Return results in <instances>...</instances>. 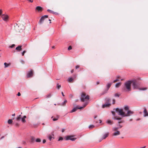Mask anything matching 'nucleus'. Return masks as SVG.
<instances>
[{"label": "nucleus", "instance_id": "nucleus-1", "mask_svg": "<svg viewBox=\"0 0 148 148\" xmlns=\"http://www.w3.org/2000/svg\"><path fill=\"white\" fill-rule=\"evenodd\" d=\"M132 83H133V88L134 89L136 88L137 85L135 82H134L133 81H128L126 82L124 84L125 86V88L127 89V91H129L130 90L131 84Z\"/></svg>", "mask_w": 148, "mask_h": 148}, {"label": "nucleus", "instance_id": "nucleus-2", "mask_svg": "<svg viewBox=\"0 0 148 148\" xmlns=\"http://www.w3.org/2000/svg\"><path fill=\"white\" fill-rule=\"evenodd\" d=\"M89 99V96L88 95H86V93L84 92H82L81 95V99L82 101H86Z\"/></svg>", "mask_w": 148, "mask_h": 148}, {"label": "nucleus", "instance_id": "nucleus-3", "mask_svg": "<svg viewBox=\"0 0 148 148\" xmlns=\"http://www.w3.org/2000/svg\"><path fill=\"white\" fill-rule=\"evenodd\" d=\"M115 110L116 112H118V114L119 115H120L123 117L126 116L125 112H123L122 109H119L118 108H116V109Z\"/></svg>", "mask_w": 148, "mask_h": 148}, {"label": "nucleus", "instance_id": "nucleus-4", "mask_svg": "<svg viewBox=\"0 0 148 148\" xmlns=\"http://www.w3.org/2000/svg\"><path fill=\"white\" fill-rule=\"evenodd\" d=\"M66 140H71L72 141H74L76 139V138L74 137V136H68L65 137Z\"/></svg>", "mask_w": 148, "mask_h": 148}, {"label": "nucleus", "instance_id": "nucleus-5", "mask_svg": "<svg viewBox=\"0 0 148 148\" xmlns=\"http://www.w3.org/2000/svg\"><path fill=\"white\" fill-rule=\"evenodd\" d=\"M109 100L110 99L108 98H106V99L105 101L106 103L104 104L103 105L102 107L103 108L108 107L110 106V104L109 103Z\"/></svg>", "mask_w": 148, "mask_h": 148}, {"label": "nucleus", "instance_id": "nucleus-6", "mask_svg": "<svg viewBox=\"0 0 148 148\" xmlns=\"http://www.w3.org/2000/svg\"><path fill=\"white\" fill-rule=\"evenodd\" d=\"M1 17L3 20L5 21H7L9 18L8 16L6 14L2 15Z\"/></svg>", "mask_w": 148, "mask_h": 148}, {"label": "nucleus", "instance_id": "nucleus-7", "mask_svg": "<svg viewBox=\"0 0 148 148\" xmlns=\"http://www.w3.org/2000/svg\"><path fill=\"white\" fill-rule=\"evenodd\" d=\"M54 135L53 134V132L51 133V134H49L48 136V138L50 141L52 139L54 138Z\"/></svg>", "mask_w": 148, "mask_h": 148}, {"label": "nucleus", "instance_id": "nucleus-8", "mask_svg": "<svg viewBox=\"0 0 148 148\" xmlns=\"http://www.w3.org/2000/svg\"><path fill=\"white\" fill-rule=\"evenodd\" d=\"M87 104L86 103V104H85L84 105L83 107H79V108H75L71 111V112H74L75 111H76L77 109H80L82 108H83Z\"/></svg>", "mask_w": 148, "mask_h": 148}, {"label": "nucleus", "instance_id": "nucleus-9", "mask_svg": "<svg viewBox=\"0 0 148 148\" xmlns=\"http://www.w3.org/2000/svg\"><path fill=\"white\" fill-rule=\"evenodd\" d=\"M122 127V126L120 125V124H119L117 125L116 127H114L113 128V131H116V130L121 128Z\"/></svg>", "mask_w": 148, "mask_h": 148}, {"label": "nucleus", "instance_id": "nucleus-10", "mask_svg": "<svg viewBox=\"0 0 148 148\" xmlns=\"http://www.w3.org/2000/svg\"><path fill=\"white\" fill-rule=\"evenodd\" d=\"M133 113L134 112L133 111L129 110L127 111V113L125 114V115H126V116H130L131 114H133Z\"/></svg>", "mask_w": 148, "mask_h": 148}, {"label": "nucleus", "instance_id": "nucleus-11", "mask_svg": "<svg viewBox=\"0 0 148 148\" xmlns=\"http://www.w3.org/2000/svg\"><path fill=\"white\" fill-rule=\"evenodd\" d=\"M33 75V71L32 70H30L29 71L27 74V77H30L32 76Z\"/></svg>", "mask_w": 148, "mask_h": 148}, {"label": "nucleus", "instance_id": "nucleus-12", "mask_svg": "<svg viewBox=\"0 0 148 148\" xmlns=\"http://www.w3.org/2000/svg\"><path fill=\"white\" fill-rule=\"evenodd\" d=\"M115 132H114L113 134V135L114 136H116L117 135H119L120 134V132L119 131H118L116 130V131H115Z\"/></svg>", "mask_w": 148, "mask_h": 148}, {"label": "nucleus", "instance_id": "nucleus-13", "mask_svg": "<svg viewBox=\"0 0 148 148\" xmlns=\"http://www.w3.org/2000/svg\"><path fill=\"white\" fill-rule=\"evenodd\" d=\"M144 116L146 117L148 116V112H147L146 109H144L143 111Z\"/></svg>", "mask_w": 148, "mask_h": 148}, {"label": "nucleus", "instance_id": "nucleus-14", "mask_svg": "<svg viewBox=\"0 0 148 148\" xmlns=\"http://www.w3.org/2000/svg\"><path fill=\"white\" fill-rule=\"evenodd\" d=\"M48 17V16L47 15H46L43 16H42L41 17V18L40 19V22H42L44 20V18H46Z\"/></svg>", "mask_w": 148, "mask_h": 148}, {"label": "nucleus", "instance_id": "nucleus-15", "mask_svg": "<svg viewBox=\"0 0 148 148\" xmlns=\"http://www.w3.org/2000/svg\"><path fill=\"white\" fill-rule=\"evenodd\" d=\"M108 134H109L108 133H106L105 134H104L102 138V139H105L106 137H107L108 136Z\"/></svg>", "mask_w": 148, "mask_h": 148}, {"label": "nucleus", "instance_id": "nucleus-16", "mask_svg": "<svg viewBox=\"0 0 148 148\" xmlns=\"http://www.w3.org/2000/svg\"><path fill=\"white\" fill-rule=\"evenodd\" d=\"M36 10L38 11H41L42 10V8L40 6H37L36 8Z\"/></svg>", "mask_w": 148, "mask_h": 148}, {"label": "nucleus", "instance_id": "nucleus-17", "mask_svg": "<svg viewBox=\"0 0 148 148\" xmlns=\"http://www.w3.org/2000/svg\"><path fill=\"white\" fill-rule=\"evenodd\" d=\"M16 49L18 51H20L21 50V46H20L17 47L16 48Z\"/></svg>", "mask_w": 148, "mask_h": 148}, {"label": "nucleus", "instance_id": "nucleus-18", "mask_svg": "<svg viewBox=\"0 0 148 148\" xmlns=\"http://www.w3.org/2000/svg\"><path fill=\"white\" fill-rule=\"evenodd\" d=\"M26 118V116H24L23 118H21V121L23 123H25L26 122V120L25 119Z\"/></svg>", "mask_w": 148, "mask_h": 148}, {"label": "nucleus", "instance_id": "nucleus-19", "mask_svg": "<svg viewBox=\"0 0 148 148\" xmlns=\"http://www.w3.org/2000/svg\"><path fill=\"white\" fill-rule=\"evenodd\" d=\"M106 123L107 124H110V125H111L112 124V121L110 120H107L106 121Z\"/></svg>", "mask_w": 148, "mask_h": 148}, {"label": "nucleus", "instance_id": "nucleus-20", "mask_svg": "<svg viewBox=\"0 0 148 148\" xmlns=\"http://www.w3.org/2000/svg\"><path fill=\"white\" fill-rule=\"evenodd\" d=\"M121 85V83L120 82L116 84L115 86L116 88H118Z\"/></svg>", "mask_w": 148, "mask_h": 148}, {"label": "nucleus", "instance_id": "nucleus-21", "mask_svg": "<svg viewBox=\"0 0 148 148\" xmlns=\"http://www.w3.org/2000/svg\"><path fill=\"white\" fill-rule=\"evenodd\" d=\"M4 65L5 66V67L6 68V67H8L10 65V64H8L6 62H5L4 63Z\"/></svg>", "mask_w": 148, "mask_h": 148}, {"label": "nucleus", "instance_id": "nucleus-22", "mask_svg": "<svg viewBox=\"0 0 148 148\" xmlns=\"http://www.w3.org/2000/svg\"><path fill=\"white\" fill-rule=\"evenodd\" d=\"M112 84L111 83H109L107 84L106 86L109 89L110 87V86Z\"/></svg>", "mask_w": 148, "mask_h": 148}, {"label": "nucleus", "instance_id": "nucleus-23", "mask_svg": "<svg viewBox=\"0 0 148 148\" xmlns=\"http://www.w3.org/2000/svg\"><path fill=\"white\" fill-rule=\"evenodd\" d=\"M124 109L125 110H127V111L128 110H129V107L128 106H127V105H126V106H125L124 107Z\"/></svg>", "mask_w": 148, "mask_h": 148}, {"label": "nucleus", "instance_id": "nucleus-24", "mask_svg": "<svg viewBox=\"0 0 148 148\" xmlns=\"http://www.w3.org/2000/svg\"><path fill=\"white\" fill-rule=\"evenodd\" d=\"M73 80V79L72 77H69L68 80V81L69 82H71Z\"/></svg>", "mask_w": 148, "mask_h": 148}, {"label": "nucleus", "instance_id": "nucleus-25", "mask_svg": "<svg viewBox=\"0 0 148 148\" xmlns=\"http://www.w3.org/2000/svg\"><path fill=\"white\" fill-rule=\"evenodd\" d=\"M12 122V121L11 119H9L8 121V123L9 124H10Z\"/></svg>", "mask_w": 148, "mask_h": 148}, {"label": "nucleus", "instance_id": "nucleus-26", "mask_svg": "<svg viewBox=\"0 0 148 148\" xmlns=\"http://www.w3.org/2000/svg\"><path fill=\"white\" fill-rule=\"evenodd\" d=\"M94 127V126L93 125H90L89 126V128L90 129H92Z\"/></svg>", "mask_w": 148, "mask_h": 148}, {"label": "nucleus", "instance_id": "nucleus-27", "mask_svg": "<svg viewBox=\"0 0 148 148\" xmlns=\"http://www.w3.org/2000/svg\"><path fill=\"white\" fill-rule=\"evenodd\" d=\"M47 11H48L49 12H50L52 13H53V14L55 13V12H53V11H52L51 10H47Z\"/></svg>", "mask_w": 148, "mask_h": 148}, {"label": "nucleus", "instance_id": "nucleus-28", "mask_svg": "<svg viewBox=\"0 0 148 148\" xmlns=\"http://www.w3.org/2000/svg\"><path fill=\"white\" fill-rule=\"evenodd\" d=\"M21 115H19L16 118L17 120L19 121L21 119Z\"/></svg>", "mask_w": 148, "mask_h": 148}, {"label": "nucleus", "instance_id": "nucleus-29", "mask_svg": "<svg viewBox=\"0 0 148 148\" xmlns=\"http://www.w3.org/2000/svg\"><path fill=\"white\" fill-rule=\"evenodd\" d=\"M58 117H57L56 118H53V121H56L58 120Z\"/></svg>", "mask_w": 148, "mask_h": 148}, {"label": "nucleus", "instance_id": "nucleus-30", "mask_svg": "<svg viewBox=\"0 0 148 148\" xmlns=\"http://www.w3.org/2000/svg\"><path fill=\"white\" fill-rule=\"evenodd\" d=\"M61 87V86L60 85H59V84H57V88L58 89H59Z\"/></svg>", "mask_w": 148, "mask_h": 148}, {"label": "nucleus", "instance_id": "nucleus-31", "mask_svg": "<svg viewBox=\"0 0 148 148\" xmlns=\"http://www.w3.org/2000/svg\"><path fill=\"white\" fill-rule=\"evenodd\" d=\"M36 140V141L37 142H40V141H41L40 139L39 138L37 139Z\"/></svg>", "mask_w": 148, "mask_h": 148}, {"label": "nucleus", "instance_id": "nucleus-32", "mask_svg": "<svg viewBox=\"0 0 148 148\" xmlns=\"http://www.w3.org/2000/svg\"><path fill=\"white\" fill-rule=\"evenodd\" d=\"M63 138L62 137H60L59 138L58 140V141L61 140H63Z\"/></svg>", "mask_w": 148, "mask_h": 148}, {"label": "nucleus", "instance_id": "nucleus-33", "mask_svg": "<svg viewBox=\"0 0 148 148\" xmlns=\"http://www.w3.org/2000/svg\"><path fill=\"white\" fill-rule=\"evenodd\" d=\"M119 80V79H116L114 80L113 81V83H115L117 81H118Z\"/></svg>", "mask_w": 148, "mask_h": 148}, {"label": "nucleus", "instance_id": "nucleus-34", "mask_svg": "<svg viewBox=\"0 0 148 148\" xmlns=\"http://www.w3.org/2000/svg\"><path fill=\"white\" fill-rule=\"evenodd\" d=\"M114 119H116V120H120V119H121V118H120L115 117L114 118Z\"/></svg>", "mask_w": 148, "mask_h": 148}, {"label": "nucleus", "instance_id": "nucleus-35", "mask_svg": "<svg viewBox=\"0 0 148 148\" xmlns=\"http://www.w3.org/2000/svg\"><path fill=\"white\" fill-rule=\"evenodd\" d=\"M26 52V51H23L22 53V56H23L25 54V53Z\"/></svg>", "mask_w": 148, "mask_h": 148}, {"label": "nucleus", "instance_id": "nucleus-36", "mask_svg": "<svg viewBox=\"0 0 148 148\" xmlns=\"http://www.w3.org/2000/svg\"><path fill=\"white\" fill-rule=\"evenodd\" d=\"M72 49V47L71 46H69L68 48V50H70Z\"/></svg>", "mask_w": 148, "mask_h": 148}, {"label": "nucleus", "instance_id": "nucleus-37", "mask_svg": "<svg viewBox=\"0 0 148 148\" xmlns=\"http://www.w3.org/2000/svg\"><path fill=\"white\" fill-rule=\"evenodd\" d=\"M115 96L116 97H119V95L118 94L116 93L115 94Z\"/></svg>", "mask_w": 148, "mask_h": 148}, {"label": "nucleus", "instance_id": "nucleus-38", "mask_svg": "<svg viewBox=\"0 0 148 148\" xmlns=\"http://www.w3.org/2000/svg\"><path fill=\"white\" fill-rule=\"evenodd\" d=\"M2 13V11L1 10H0V15H1Z\"/></svg>", "mask_w": 148, "mask_h": 148}, {"label": "nucleus", "instance_id": "nucleus-39", "mask_svg": "<svg viewBox=\"0 0 148 148\" xmlns=\"http://www.w3.org/2000/svg\"><path fill=\"white\" fill-rule=\"evenodd\" d=\"M146 89H147V88H142L141 89H140V90H146Z\"/></svg>", "mask_w": 148, "mask_h": 148}, {"label": "nucleus", "instance_id": "nucleus-40", "mask_svg": "<svg viewBox=\"0 0 148 148\" xmlns=\"http://www.w3.org/2000/svg\"><path fill=\"white\" fill-rule=\"evenodd\" d=\"M17 95L18 96H20L21 95V94L19 92H18V94Z\"/></svg>", "mask_w": 148, "mask_h": 148}, {"label": "nucleus", "instance_id": "nucleus-41", "mask_svg": "<svg viewBox=\"0 0 148 148\" xmlns=\"http://www.w3.org/2000/svg\"><path fill=\"white\" fill-rule=\"evenodd\" d=\"M112 114L113 115H115V113H114V112L112 111Z\"/></svg>", "mask_w": 148, "mask_h": 148}, {"label": "nucleus", "instance_id": "nucleus-42", "mask_svg": "<svg viewBox=\"0 0 148 148\" xmlns=\"http://www.w3.org/2000/svg\"><path fill=\"white\" fill-rule=\"evenodd\" d=\"M79 67V66L78 65H77L75 66V68L76 69H77Z\"/></svg>", "mask_w": 148, "mask_h": 148}, {"label": "nucleus", "instance_id": "nucleus-43", "mask_svg": "<svg viewBox=\"0 0 148 148\" xmlns=\"http://www.w3.org/2000/svg\"><path fill=\"white\" fill-rule=\"evenodd\" d=\"M46 142V141L45 140H43L42 142L43 143H45Z\"/></svg>", "mask_w": 148, "mask_h": 148}, {"label": "nucleus", "instance_id": "nucleus-44", "mask_svg": "<svg viewBox=\"0 0 148 148\" xmlns=\"http://www.w3.org/2000/svg\"><path fill=\"white\" fill-rule=\"evenodd\" d=\"M98 121L99 122V123H100V124H101V122H102V121H101V120H98Z\"/></svg>", "mask_w": 148, "mask_h": 148}, {"label": "nucleus", "instance_id": "nucleus-45", "mask_svg": "<svg viewBox=\"0 0 148 148\" xmlns=\"http://www.w3.org/2000/svg\"><path fill=\"white\" fill-rule=\"evenodd\" d=\"M112 101H113V103H113V104H114V103H115V100H114V99H113V100H112Z\"/></svg>", "mask_w": 148, "mask_h": 148}, {"label": "nucleus", "instance_id": "nucleus-46", "mask_svg": "<svg viewBox=\"0 0 148 148\" xmlns=\"http://www.w3.org/2000/svg\"><path fill=\"white\" fill-rule=\"evenodd\" d=\"M28 1H29L30 2L32 3L33 2V1L32 0H27Z\"/></svg>", "mask_w": 148, "mask_h": 148}, {"label": "nucleus", "instance_id": "nucleus-47", "mask_svg": "<svg viewBox=\"0 0 148 148\" xmlns=\"http://www.w3.org/2000/svg\"><path fill=\"white\" fill-rule=\"evenodd\" d=\"M65 130V129H63L62 130V132H64Z\"/></svg>", "mask_w": 148, "mask_h": 148}, {"label": "nucleus", "instance_id": "nucleus-48", "mask_svg": "<svg viewBox=\"0 0 148 148\" xmlns=\"http://www.w3.org/2000/svg\"><path fill=\"white\" fill-rule=\"evenodd\" d=\"M74 71V70H72L71 71V73H73Z\"/></svg>", "mask_w": 148, "mask_h": 148}, {"label": "nucleus", "instance_id": "nucleus-49", "mask_svg": "<svg viewBox=\"0 0 148 148\" xmlns=\"http://www.w3.org/2000/svg\"><path fill=\"white\" fill-rule=\"evenodd\" d=\"M67 102V101L66 100H64V103H66Z\"/></svg>", "mask_w": 148, "mask_h": 148}, {"label": "nucleus", "instance_id": "nucleus-50", "mask_svg": "<svg viewBox=\"0 0 148 148\" xmlns=\"http://www.w3.org/2000/svg\"><path fill=\"white\" fill-rule=\"evenodd\" d=\"M62 96H64V95L63 94V92H62Z\"/></svg>", "mask_w": 148, "mask_h": 148}, {"label": "nucleus", "instance_id": "nucleus-51", "mask_svg": "<svg viewBox=\"0 0 148 148\" xmlns=\"http://www.w3.org/2000/svg\"><path fill=\"white\" fill-rule=\"evenodd\" d=\"M15 115V114H13L12 115V116H14Z\"/></svg>", "mask_w": 148, "mask_h": 148}, {"label": "nucleus", "instance_id": "nucleus-52", "mask_svg": "<svg viewBox=\"0 0 148 148\" xmlns=\"http://www.w3.org/2000/svg\"><path fill=\"white\" fill-rule=\"evenodd\" d=\"M145 146H144V147H141V148H145Z\"/></svg>", "mask_w": 148, "mask_h": 148}, {"label": "nucleus", "instance_id": "nucleus-53", "mask_svg": "<svg viewBox=\"0 0 148 148\" xmlns=\"http://www.w3.org/2000/svg\"><path fill=\"white\" fill-rule=\"evenodd\" d=\"M96 117H97V116H95L94 117V118L95 119L96 118Z\"/></svg>", "mask_w": 148, "mask_h": 148}, {"label": "nucleus", "instance_id": "nucleus-54", "mask_svg": "<svg viewBox=\"0 0 148 148\" xmlns=\"http://www.w3.org/2000/svg\"><path fill=\"white\" fill-rule=\"evenodd\" d=\"M49 21H50V23H51L50 21H51V20H50V19H49Z\"/></svg>", "mask_w": 148, "mask_h": 148}, {"label": "nucleus", "instance_id": "nucleus-55", "mask_svg": "<svg viewBox=\"0 0 148 148\" xmlns=\"http://www.w3.org/2000/svg\"><path fill=\"white\" fill-rule=\"evenodd\" d=\"M70 96H71V97H72V95H70Z\"/></svg>", "mask_w": 148, "mask_h": 148}, {"label": "nucleus", "instance_id": "nucleus-56", "mask_svg": "<svg viewBox=\"0 0 148 148\" xmlns=\"http://www.w3.org/2000/svg\"><path fill=\"white\" fill-rule=\"evenodd\" d=\"M3 138V137H1V138Z\"/></svg>", "mask_w": 148, "mask_h": 148}]
</instances>
